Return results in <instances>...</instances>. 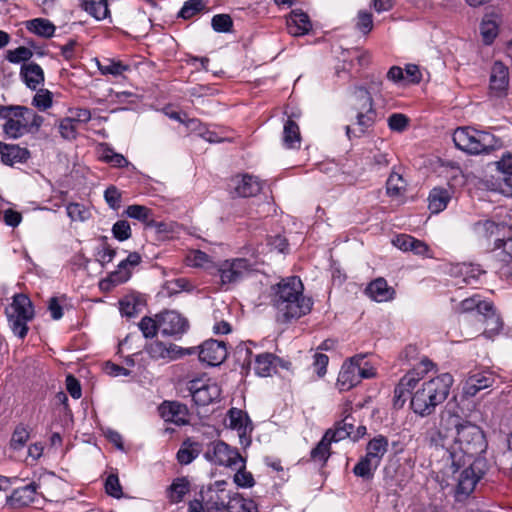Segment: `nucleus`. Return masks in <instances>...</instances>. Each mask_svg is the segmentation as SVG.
Segmentation results:
<instances>
[{
    "label": "nucleus",
    "instance_id": "f257e3e1",
    "mask_svg": "<svg viewBox=\"0 0 512 512\" xmlns=\"http://www.w3.org/2000/svg\"><path fill=\"white\" fill-rule=\"evenodd\" d=\"M446 427L453 428V443L447 448V461L451 462L452 473H456L470 460L481 457L487 449V441L478 425L459 415L449 414Z\"/></svg>",
    "mask_w": 512,
    "mask_h": 512
},
{
    "label": "nucleus",
    "instance_id": "f03ea898",
    "mask_svg": "<svg viewBox=\"0 0 512 512\" xmlns=\"http://www.w3.org/2000/svg\"><path fill=\"white\" fill-rule=\"evenodd\" d=\"M273 306L283 322H291L310 313L313 302L303 295L304 286L298 276L282 279L272 287Z\"/></svg>",
    "mask_w": 512,
    "mask_h": 512
},
{
    "label": "nucleus",
    "instance_id": "7ed1b4c3",
    "mask_svg": "<svg viewBox=\"0 0 512 512\" xmlns=\"http://www.w3.org/2000/svg\"><path fill=\"white\" fill-rule=\"evenodd\" d=\"M452 384L453 377L449 373L424 382L411 397V409L421 417L433 414L436 407L447 399Z\"/></svg>",
    "mask_w": 512,
    "mask_h": 512
},
{
    "label": "nucleus",
    "instance_id": "20e7f679",
    "mask_svg": "<svg viewBox=\"0 0 512 512\" xmlns=\"http://www.w3.org/2000/svg\"><path fill=\"white\" fill-rule=\"evenodd\" d=\"M453 142L470 155L490 154L501 147V141L492 133L472 127H458L453 133Z\"/></svg>",
    "mask_w": 512,
    "mask_h": 512
},
{
    "label": "nucleus",
    "instance_id": "39448f33",
    "mask_svg": "<svg viewBox=\"0 0 512 512\" xmlns=\"http://www.w3.org/2000/svg\"><path fill=\"white\" fill-rule=\"evenodd\" d=\"M351 93L354 97L352 109L356 111L357 128L352 129L349 125L346 126V135L349 139L363 136L373 127L377 116L373 98L367 88L364 86H355Z\"/></svg>",
    "mask_w": 512,
    "mask_h": 512
},
{
    "label": "nucleus",
    "instance_id": "423d86ee",
    "mask_svg": "<svg viewBox=\"0 0 512 512\" xmlns=\"http://www.w3.org/2000/svg\"><path fill=\"white\" fill-rule=\"evenodd\" d=\"M467 464L469 466L461 471L456 486V494L464 497L469 496L474 491L476 484L489 469L488 462L484 457H476Z\"/></svg>",
    "mask_w": 512,
    "mask_h": 512
},
{
    "label": "nucleus",
    "instance_id": "0eeeda50",
    "mask_svg": "<svg viewBox=\"0 0 512 512\" xmlns=\"http://www.w3.org/2000/svg\"><path fill=\"white\" fill-rule=\"evenodd\" d=\"M28 107L22 105H0V118L5 120L3 133L7 138L18 139L26 132L25 122Z\"/></svg>",
    "mask_w": 512,
    "mask_h": 512
},
{
    "label": "nucleus",
    "instance_id": "6e6552de",
    "mask_svg": "<svg viewBox=\"0 0 512 512\" xmlns=\"http://www.w3.org/2000/svg\"><path fill=\"white\" fill-rule=\"evenodd\" d=\"M204 458L214 465L230 468L236 466L239 461H243V457L237 448H232L221 440L208 444L204 452Z\"/></svg>",
    "mask_w": 512,
    "mask_h": 512
},
{
    "label": "nucleus",
    "instance_id": "1a4fd4ad",
    "mask_svg": "<svg viewBox=\"0 0 512 512\" xmlns=\"http://www.w3.org/2000/svg\"><path fill=\"white\" fill-rule=\"evenodd\" d=\"M351 434H353V432L351 430H346V428H343L342 422H337L334 428H330L324 433L322 439L311 450V460L315 462H321L323 464L326 463L331 454V443L339 442L347 437L351 438Z\"/></svg>",
    "mask_w": 512,
    "mask_h": 512
},
{
    "label": "nucleus",
    "instance_id": "9d476101",
    "mask_svg": "<svg viewBox=\"0 0 512 512\" xmlns=\"http://www.w3.org/2000/svg\"><path fill=\"white\" fill-rule=\"evenodd\" d=\"M253 270V264L246 258L225 260L218 266V274L222 285L240 282Z\"/></svg>",
    "mask_w": 512,
    "mask_h": 512
},
{
    "label": "nucleus",
    "instance_id": "9b49d317",
    "mask_svg": "<svg viewBox=\"0 0 512 512\" xmlns=\"http://www.w3.org/2000/svg\"><path fill=\"white\" fill-rule=\"evenodd\" d=\"M188 390L194 403L198 406H208L219 400L221 396V388L211 380L203 382L200 379H194L189 382Z\"/></svg>",
    "mask_w": 512,
    "mask_h": 512
},
{
    "label": "nucleus",
    "instance_id": "f8f14e48",
    "mask_svg": "<svg viewBox=\"0 0 512 512\" xmlns=\"http://www.w3.org/2000/svg\"><path fill=\"white\" fill-rule=\"evenodd\" d=\"M141 260V255L138 252L129 253L127 258L118 264L117 269L100 282L101 288L109 289L110 285L116 286L127 282L132 275L131 269L138 266Z\"/></svg>",
    "mask_w": 512,
    "mask_h": 512
},
{
    "label": "nucleus",
    "instance_id": "ddd939ff",
    "mask_svg": "<svg viewBox=\"0 0 512 512\" xmlns=\"http://www.w3.org/2000/svg\"><path fill=\"white\" fill-rule=\"evenodd\" d=\"M198 349L199 360L209 366H218L222 364L228 355L226 342L215 339L204 341Z\"/></svg>",
    "mask_w": 512,
    "mask_h": 512
},
{
    "label": "nucleus",
    "instance_id": "4468645a",
    "mask_svg": "<svg viewBox=\"0 0 512 512\" xmlns=\"http://www.w3.org/2000/svg\"><path fill=\"white\" fill-rule=\"evenodd\" d=\"M161 333L165 336L184 334L188 328V320L177 311H164L158 314Z\"/></svg>",
    "mask_w": 512,
    "mask_h": 512
},
{
    "label": "nucleus",
    "instance_id": "2eb2a0df",
    "mask_svg": "<svg viewBox=\"0 0 512 512\" xmlns=\"http://www.w3.org/2000/svg\"><path fill=\"white\" fill-rule=\"evenodd\" d=\"M477 321L485 326L482 334L489 339L498 335L503 328L502 318L496 312L492 302L490 304H481L479 306V317Z\"/></svg>",
    "mask_w": 512,
    "mask_h": 512
},
{
    "label": "nucleus",
    "instance_id": "dca6fc26",
    "mask_svg": "<svg viewBox=\"0 0 512 512\" xmlns=\"http://www.w3.org/2000/svg\"><path fill=\"white\" fill-rule=\"evenodd\" d=\"M365 357L357 354L343 363L336 383L340 391H348L359 384L357 362L364 361Z\"/></svg>",
    "mask_w": 512,
    "mask_h": 512
},
{
    "label": "nucleus",
    "instance_id": "f3484780",
    "mask_svg": "<svg viewBox=\"0 0 512 512\" xmlns=\"http://www.w3.org/2000/svg\"><path fill=\"white\" fill-rule=\"evenodd\" d=\"M39 486L38 483L33 481L25 486L14 489L13 492L6 497V506L11 509L28 507L34 502Z\"/></svg>",
    "mask_w": 512,
    "mask_h": 512
},
{
    "label": "nucleus",
    "instance_id": "a211bd4d",
    "mask_svg": "<svg viewBox=\"0 0 512 512\" xmlns=\"http://www.w3.org/2000/svg\"><path fill=\"white\" fill-rule=\"evenodd\" d=\"M230 187L239 197H253L260 193L262 186L259 180L249 174L237 175L230 180Z\"/></svg>",
    "mask_w": 512,
    "mask_h": 512
},
{
    "label": "nucleus",
    "instance_id": "6ab92c4d",
    "mask_svg": "<svg viewBox=\"0 0 512 512\" xmlns=\"http://www.w3.org/2000/svg\"><path fill=\"white\" fill-rule=\"evenodd\" d=\"M161 418L165 422H171L177 426L188 424V409L186 405L176 401H164L158 408Z\"/></svg>",
    "mask_w": 512,
    "mask_h": 512
},
{
    "label": "nucleus",
    "instance_id": "aec40b11",
    "mask_svg": "<svg viewBox=\"0 0 512 512\" xmlns=\"http://www.w3.org/2000/svg\"><path fill=\"white\" fill-rule=\"evenodd\" d=\"M494 382L495 378L489 371L471 372L464 382L463 394L467 397H473L479 391L491 387Z\"/></svg>",
    "mask_w": 512,
    "mask_h": 512
},
{
    "label": "nucleus",
    "instance_id": "412c9836",
    "mask_svg": "<svg viewBox=\"0 0 512 512\" xmlns=\"http://www.w3.org/2000/svg\"><path fill=\"white\" fill-rule=\"evenodd\" d=\"M229 427L233 430L238 431L241 444L246 441V445H249L251 440L246 437L247 433L252 431V423L246 412L241 409L231 408L228 411Z\"/></svg>",
    "mask_w": 512,
    "mask_h": 512
},
{
    "label": "nucleus",
    "instance_id": "4be33fe9",
    "mask_svg": "<svg viewBox=\"0 0 512 512\" xmlns=\"http://www.w3.org/2000/svg\"><path fill=\"white\" fill-rule=\"evenodd\" d=\"M0 157L4 165L13 166L17 163H26L31 157V152L17 144L0 141Z\"/></svg>",
    "mask_w": 512,
    "mask_h": 512
},
{
    "label": "nucleus",
    "instance_id": "5701e85b",
    "mask_svg": "<svg viewBox=\"0 0 512 512\" xmlns=\"http://www.w3.org/2000/svg\"><path fill=\"white\" fill-rule=\"evenodd\" d=\"M509 84L508 68L501 62H495L491 69L490 90L497 97L506 95Z\"/></svg>",
    "mask_w": 512,
    "mask_h": 512
},
{
    "label": "nucleus",
    "instance_id": "b1692460",
    "mask_svg": "<svg viewBox=\"0 0 512 512\" xmlns=\"http://www.w3.org/2000/svg\"><path fill=\"white\" fill-rule=\"evenodd\" d=\"M392 244L404 252H413L415 255L429 256V246L422 240L408 234H399L393 240Z\"/></svg>",
    "mask_w": 512,
    "mask_h": 512
},
{
    "label": "nucleus",
    "instance_id": "393cba45",
    "mask_svg": "<svg viewBox=\"0 0 512 512\" xmlns=\"http://www.w3.org/2000/svg\"><path fill=\"white\" fill-rule=\"evenodd\" d=\"M287 28L291 35L300 36L307 34L312 24L309 16L302 10H292L287 19Z\"/></svg>",
    "mask_w": 512,
    "mask_h": 512
},
{
    "label": "nucleus",
    "instance_id": "a878e982",
    "mask_svg": "<svg viewBox=\"0 0 512 512\" xmlns=\"http://www.w3.org/2000/svg\"><path fill=\"white\" fill-rule=\"evenodd\" d=\"M20 76L26 86L31 90H36L37 87L44 82V71L41 66L35 62L23 64L20 69Z\"/></svg>",
    "mask_w": 512,
    "mask_h": 512
},
{
    "label": "nucleus",
    "instance_id": "bb28decb",
    "mask_svg": "<svg viewBox=\"0 0 512 512\" xmlns=\"http://www.w3.org/2000/svg\"><path fill=\"white\" fill-rule=\"evenodd\" d=\"M10 315L31 321L34 318V308L31 300L25 294H16L10 306Z\"/></svg>",
    "mask_w": 512,
    "mask_h": 512
},
{
    "label": "nucleus",
    "instance_id": "cd10ccee",
    "mask_svg": "<svg viewBox=\"0 0 512 512\" xmlns=\"http://www.w3.org/2000/svg\"><path fill=\"white\" fill-rule=\"evenodd\" d=\"M202 444L191 438H186L176 453V459L180 465H189L201 453Z\"/></svg>",
    "mask_w": 512,
    "mask_h": 512
},
{
    "label": "nucleus",
    "instance_id": "c85d7f7f",
    "mask_svg": "<svg viewBox=\"0 0 512 512\" xmlns=\"http://www.w3.org/2000/svg\"><path fill=\"white\" fill-rule=\"evenodd\" d=\"M366 293L377 302H385L393 299L395 291L392 287L388 286L384 278H377L369 283Z\"/></svg>",
    "mask_w": 512,
    "mask_h": 512
},
{
    "label": "nucleus",
    "instance_id": "c756f323",
    "mask_svg": "<svg viewBox=\"0 0 512 512\" xmlns=\"http://www.w3.org/2000/svg\"><path fill=\"white\" fill-rule=\"evenodd\" d=\"M433 363L425 358L421 360V362L418 364L417 367L410 370L408 373H406L400 380L399 383L402 384V386L408 388L410 391L415 388L418 381L427 373L429 372L432 367Z\"/></svg>",
    "mask_w": 512,
    "mask_h": 512
},
{
    "label": "nucleus",
    "instance_id": "7c9ffc66",
    "mask_svg": "<svg viewBox=\"0 0 512 512\" xmlns=\"http://www.w3.org/2000/svg\"><path fill=\"white\" fill-rule=\"evenodd\" d=\"M451 199V194L448 189L435 187L433 188L428 196V208L434 213H440L443 211Z\"/></svg>",
    "mask_w": 512,
    "mask_h": 512
},
{
    "label": "nucleus",
    "instance_id": "2f4dec72",
    "mask_svg": "<svg viewBox=\"0 0 512 512\" xmlns=\"http://www.w3.org/2000/svg\"><path fill=\"white\" fill-rule=\"evenodd\" d=\"M452 433L453 428L448 429L446 427V419L443 418L438 429L429 431V443L435 447H442L447 451V448L452 444L450 443V440H452Z\"/></svg>",
    "mask_w": 512,
    "mask_h": 512
},
{
    "label": "nucleus",
    "instance_id": "473e14b6",
    "mask_svg": "<svg viewBox=\"0 0 512 512\" xmlns=\"http://www.w3.org/2000/svg\"><path fill=\"white\" fill-rule=\"evenodd\" d=\"M276 355L265 352L255 356L254 371L259 377H269L275 372Z\"/></svg>",
    "mask_w": 512,
    "mask_h": 512
},
{
    "label": "nucleus",
    "instance_id": "72a5a7b5",
    "mask_svg": "<svg viewBox=\"0 0 512 512\" xmlns=\"http://www.w3.org/2000/svg\"><path fill=\"white\" fill-rule=\"evenodd\" d=\"M130 218L136 219L149 227H160L162 223H158L153 219L152 209L138 204L129 205L125 211Z\"/></svg>",
    "mask_w": 512,
    "mask_h": 512
},
{
    "label": "nucleus",
    "instance_id": "f704fd0d",
    "mask_svg": "<svg viewBox=\"0 0 512 512\" xmlns=\"http://www.w3.org/2000/svg\"><path fill=\"white\" fill-rule=\"evenodd\" d=\"M388 445L387 437L377 435L367 443L365 455L380 464L383 456L388 451Z\"/></svg>",
    "mask_w": 512,
    "mask_h": 512
},
{
    "label": "nucleus",
    "instance_id": "c9c22d12",
    "mask_svg": "<svg viewBox=\"0 0 512 512\" xmlns=\"http://www.w3.org/2000/svg\"><path fill=\"white\" fill-rule=\"evenodd\" d=\"M283 144L288 149H296L301 144V134L298 124L289 117L283 128Z\"/></svg>",
    "mask_w": 512,
    "mask_h": 512
},
{
    "label": "nucleus",
    "instance_id": "e433bc0d",
    "mask_svg": "<svg viewBox=\"0 0 512 512\" xmlns=\"http://www.w3.org/2000/svg\"><path fill=\"white\" fill-rule=\"evenodd\" d=\"M399 468L400 464L396 462L388 463L384 467L383 480L385 482V486L391 493H397L398 489H402L404 486V480L400 479L398 475Z\"/></svg>",
    "mask_w": 512,
    "mask_h": 512
},
{
    "label": "nucleus",
    "instance_id": "4c0bfd02",
    "mask_svg": "<svg viewBox=\"0 0 512 512\" xmlns=\"http://www.w3.org/2000/svg\"><path fill=\"white\" fill-rule=\"evenodd\" d=\"M190 490V483L185 477L176 478L167 489L171 503H179Z\"/></svg>",
    "mask_w": 512,
    "mask_h": 512
},
{
    "label": "nucleus",
    "instance_id": "58836bf2",
    "mask_svg": "<svg viewBox=\"0 0 512 512\" xmlns=\"http://www.w3.org/2000/svg\"><path fill=\"white\" fill-rule=\"evenodd\" d=\"M380 464L364 455L353 468V473L364 480H371Z\"/></svg>",
    "mask_w": 512,
    "mask_h": 512
},
{
    "label": "nucleus",
    "instance_id": "ea45409f",
    "mask_svg": "<svg viewBox=\"0 0 512 512\" xmlns=\"http://www.w3.org/2000/svg\"><path fill=\"white\" fill-rule=\"evenodd\" d=\"M26 28L41 37L50 38L55 32L54 24L48 19L35 18L27 22Z\"/></svg>",
    "mask_w": 512,
    "mask_h": 512
},
{
    "label": "nucleus",
    "instance_id": "a19ab883",
    "mask_svg": "<svg viewBox=\"0 0 512 512\" xmlns=\"http://www.w3.org/2000/svg\"><path fill=\"white\" fill-rule=\"evenodd\" d=\"M250 345H254V343L252 341L240 343L235 349L236 361L240 363L242 370H245L247 373L252 365L253 353Z\"/></svg>",
    "mask_w": 512,
    "mask_h": 512
},
{
    "label": "nucleus",
    "instance_id": "79ce46f5",
    "mask_svg": "<svg viewBox=\"0 0 512 512\" xmlns=\"http://www.w3.org/2000/svg\"><path fill=\"white\" fill-rule=\"evenodd\" d=\"M480 32L483 38V42L486 45L492 44L494 39L498 35L497 22L495 20L490 19V17L486 15L480 24Z\"/></svg>",
    "mask_w": 512,
    "mask_h": 512
},
{
    "label": "nucleus",
    "instance_id": "37998d69",
    "mask_svg": "<svg viewBox=\"0 0 512 512\" xmlns=\"http://www.w3.org/2000/svg\"><path fill=\"white\" fill-rule=\"evenodd\" d=\"M138 327L145 338L155 337L157 335L158 330H160L158 314L156 315L155 319L149 316H144L140 320Z\"/></svg>",
    "mask_w": 512,
    "mask_h": 512
},
{
    "label": "nucleus",
    "instance_id": "c03bdc74",
    "mask_svg": "<svg viewBox=\"0 0 512 512\" xmlns=\"http://www.w3.org/2000/svg\"><path fill=\"white\" fill-rule=\"evenodd\" d=\"M6 314H7L9 326H10L12 332L14 333V335L19 337L20 339H24L29 330V328L27 326V323L29 322V320H24V319L15 317L13 315H10V311L8 309H6Z\"/></svg>",
    "mask_w": 512,
    "mask_h": 512
},
{
    "label": "nucleus",
    "instance_id": "a18cd8bd",
    "mask_svg": "<svg viewBox=\"0 0 512 512\" xmlns=\"http://www.w3.org/2000/svg\"><path fill=\"white\" fill-rule=\"evenodd\" d=\"M101 160L117 168H122L129 165V161L122 154L116 153L109 147L104 148L101 154Z\"/></svg>",
    "mask_w": 512,
    "mask_h": 512
},
{
    "label": "nucleus",
    "instance_id": "49530a36",
    "mask_svg": "<svg viewBox=\"0 0 512 512\" xmlns=\"http://www.w3.org/2000/svg\"><path fill=\"white\" fill-rule=\"evenodd\" d=\"M205 9L203 0H187L178 13V17L190 19L197 13Z\"/></svg>",
    "mask_w": 512,
    "mask_h": 512
},
{
    "label": "nucleus",
    "instance_id": "de8ad7c7",
    "mask_svg": "<svg viewBox=\"0 0 512 512\" xmlns=\"http://www.w3.org/2000/svg\"><path fill=\"white\" fill-rule=\"evenodd\" d=\"M241 463V466L237 470V472L234 475V482L239 486L243 488H251L254 486L255 481L253 478V475L246 471L245 466V459L243 458V461H239Z\"/></svg>",
    "mask_w": 512,
    "mask_h": 512
},
{
    "label": "nucleus",
    "instance_id": "09e8293b",
    "mask_svg": "<svg viewBox=\"0 0 512 512\" xmlns=\"http://www.w3.org/2000/svg\"><path fill=\"white\" fill-rule=\"evenodd\" d=\"M53 94L48 89H39L32 99V105L45 111L52 106Z\"/></svg>",
    "mask_w": 512,
    "mask_h": 512
},
{
    "label": "nucleus",
    "instance_id": "8fccbe9b",
    "mask_svg": "<svg viewBox=\"0 0 512 512\" xmlns=\"http://www.w3.org/2000/svg\"><path fill=\"white\" fill-rule=\"evenodd\" d=\"M211 26L215 32L227 33L233 27V21L228 14H217L211 20Z\"/></svg>",
    "mask_w": 512,
    "mask_h": 512
},
{
    "label": "nucleus",
    "instance_id": "3c124183",
    "mask_svg": "<svg viewBox=\"0 0 512 512\" xmlns=\"http://www.w3.org/2000/svg\"><path fill=\"white\" fill-rule=\"evenodd\" d=\"M32 56L33 52L25 46H19L14 50H8L6 53V59L14 64L26 62L30 60Z\"/></svg>",
    "mask_w": 512,
    "mask_h": 512
},
{
    "label": "nucleus",
    "instance_id": "603ef678",
    "mask_svg": "<svg viewBox=\"0 0 512 512\" xmlns=\"http://www.w3.org/2000/svg\"><path fill=\"white\" fill-rule=\"evenodd\" d=\"M145 352L150 356L153 360H165L166 361V344L162 341H153L148 343L144 347Z\"/></svg>",
    "mask_w": 512,
    "mask_h": 512
},
{
    "label": "nucleus",
    "instance_id": "864d4df0",
    "mask_svg": "<svg viewBox=\"0 0 512 512\" xmlns=\"http://www.w3.org/2000/svg\"><path fill=\"white\" fill-rule=\"evenodd\" d=\"M67 215L72 221H85L89 218L90 212L80 203H69L66 207Z\"/></svg>",
    "mask_w": 512,
    "mask_h": 512
},
{
    "label": "nucleus",
    "instance_id": "5fc2aeb1",
    "mask_svg": "<svg viewBox=\"0 0 512 512\" xmlns=\"http://www.w3.org/2000/svg\"><path fill=\"white\" fill-rule=\"evenodd\" d=\"M404 180L398 173L392 172L386 182V191L389 196H399L404 190Z\"/></svg>",
    "mask_w": 512,
    "mask_h": 512
},
{
    "label": "nucleus",
    "instance_id": "6e6d98bb",
    "mask_svg": "<svg viewBox=\"0 0 512 512\" xmlns=\"http://www.w3.org/2000/svg\"><path fill=\"white\" fill-rule=\"evenodd\" d=\"M29 112H26L25 127L27 133H37L43 125V116L37 114L32 109L28 108Z\"/></svg>",
    "mask_w": 512,
    "mask_h": 512
},
{
    "label": "nucleus",
    "instance_id": "4d7b16f0",
    "mask_svg": "<svg viewBox=\"0 0 512 512\" xmlns=\"http://www.w3.org/2000/svg\"><path fill=\"white\" fill-rule=\"evenodd\" d=\"M29 439V432L23 425H19L15 428L11 440L10 446L15 450L23 448Z\"/></svg>",
    "mask_w": 512,
    "mask_h": 512
},
{
    "label": "nucleus",
    "instance_id": "13d9d810",
    "mask_svg": "<svg viewBox=\"0 0 512 512\" xmlns=\"http://www.w3.org/2000/svg\"><path fill=\"white\" fill-rule=\"evenodd\" d=\"M102 240L103 244L101 248L98 249L96 256L97 261L101 266H105V264L110 263L114 259L116 256V250L107 243V238L105 236L102 237Z\"/></svg>",
    "mask_w": 512,
    "mask_h": 512
},
{
    "label": "nucleus",
    "instance_id": "bf43d9fd",
    "mask_svg": "<svg viewBox=\"0 0 512 512\" xmlns=\"http://www.w3.org/2000/svg\"><path fill=\"white\" fill-rule=\"evenodd\" d=\"M490 303L491 302H489V301L480 300V298L478 296H474L471 298H466L463 301H461L458 309L462 313L475 311L476 312L475 317L477 320L479 317V306L481 304H490Z\"/></svg>",
    "mask_w": 512,
    "mask_h": 512
},
{
    "label": "nucleus",
    "instance_id": "052dcab7",
    "mask_svg": "<svg viewBox=\"0 0 512 512\" xmlns=\"http://www.w3.org/2000/svg\"><path fill=\"white\" fill-rule=\"evenodd\" d=\"M104 198L110 208L113 210H118L121 206L122 194L120 190L114 186L110 185L104 192Z\"/></svg>",
    "mask_w": 512,
    "mask_h": 512
},
{
    "label": "nucleus",
    "instance_id": "680f3d73",
    "mask_svg": "<svg viewBox=\"0 0 512 512\" xmlns=\"http://www.w3.org/2000/svg\"><path fill=\"white\" fill-rule=\"evenodd\" d=\"M102 74H111L113 76L122 75L123 72L130 70L129 65L123 64L121 61L109 60L107 65H99Z\"/></svg>",
    "mask_w": 512,
    "mask_h": 512
},
{
    "label": "nucleus",
    "instance_id": "e2e57ef3",
    "mask_svg": "<svg viewBox=\"0 0 512 512\" xmlns=\"http://www.w3.org/2000/svg\"><path fill=\"white\" fill-rule=\"evenodd\" d=\"M105 490L109 496L114 498H121L123 496L122 487L117 475L110 474L105 481Z\"/></svg>",
    "mask_w": 512,
    "mask_h": 512
},
{
    "label": "nucleus",
    "instance_id": "0e129e2a",
    "mask_svg": "<svg viewBox=\"0 0 512 512\" xmlns=\"http://www.w3.org/2000/svg\"><path fill=\"white\" fill-rule=\"evenodd\" d=\"M113 236L119 241H125L131 237V227L128 221L119 220L112 227Z\"/></svg>",
    "mask_w": 512,
    "mask_h": 512
},
{
    "label": "nucleus",
    "instance_id": "69168bd1",
    "mask_svg": "<svg viewBox=\"0 0 512 512\" xmlns=\"http://www.w3.org/2000/svg\"><path fill=\"white\" fill-rule=\"evenodd\" d=\"M387 122L392 131L402 132L407 128L409 119L404 114L393 113L388 117Z\"/></svg>",
    "mask_w": 512,
    "mask_h": 512
},
{
    "label": "nucleus",
    "instance_id": "338daca9",
    "mask_svg": "<svg viewBox=\"0 0 512 512\" xmlns=\"http://www.w3.org/2000/svg\"><path fill=\"white\" fill-rule=\"evenodd\" d=\"M74 119L67 117L60 121L59 132L64 139L72 140L76 138L77 132L74 125Z\"/></svg>",
    "mask_w": 512,
    "mask_h": 512
},
{
    "label": "nucleus",
    "instance_id": "774afa93",
    "mask_svg": "<svg viewBox=\"0 0 512 512\" xmlns=\"http://www.w3.org/2000/svg\"><path fill=\"white\" fill-rule=\"evenodd\" d=\"M87 13H89L96 20H103L109 14L108 3L104 1L102 3H97L95 5H88L82 7Z\"/></svg>",
    "mask_w": 512,
    "mask_h": 512
}]
</instances>
